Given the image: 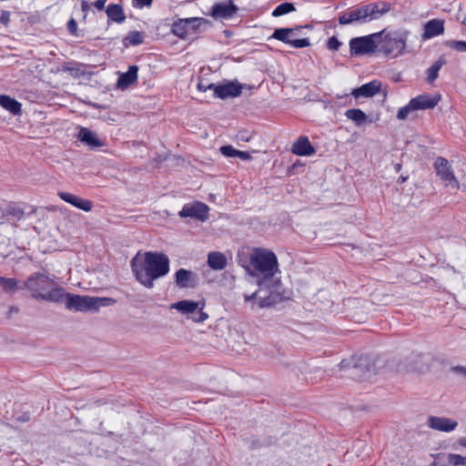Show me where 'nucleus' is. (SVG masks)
<instances>
[{"label": "nucleus", "mask_w": 466, "mask_h": 466, "mask_svg": "<svg viewBox=\"0 0 466 466\" xmlns=\"http://www.w3.org/2000/svg\"><path fill=\"white\" fill-rule=\"evenodd\" d=\"M237 261L250 276L260 278L258 289L251 295H245V302L252 309L273 305L277 288V281L273 279L279 273L275 253L264 248L243 247L238 251Z\"/></svg>", "instance_id": "f257e3e1"}, {"label": "nucleus", "mask_w": 466, "mask_h": 466, "mask_svg": "<svg viewBox=\"0 0 466 466\" xmlns=\"http://www.w3.org/2000/svg\"><path fill=\"white\" fill-rule=\"evenodd\" d=\"M130 266L137 280L144 287L152 289L156 279L168 273L169 258L158 252L137 253L131 259Z\"/></svg>", "instance_id": "f03ea898"}, {"label": "nucleus", "mask_w": 466, "mask_h": 466, "mask_svg": "<svg viewBox=\"0 0 466 466\" xmlns=\"http://www.w3.org/2000/svg\"><path fill=\"white\" fill-rule=\"evenodd\" d=\"M24 289H26L33 298L52 302L62 301L64 289L57 287L54 279L49 275L35 272L24 282Z\"/></svg>", "instance_id": "7ed1b4c3"}, {"label": "nucleus", "mask_w": 466, "mask_h": 466, "mask_svg": "<svg viewBox=\"0 0 466 466\" xmlns=\"http://www.w3.org/2000/svg\"><path fill=\"white\" fill-rule=\"evenodd\" d=\"M390 9V5L386 2L370 3L356 6L341 14L339 17V25L367 24L380 19L387 14Z\"/></svg>", "instance_id": "20e7f679"}, {"label": "nucleus", "mask_w": 466, "mask_h": 466, "mask_svg": "<svg viewBox=\"0 0 466 466\" xmlns=\"http://www.w3.org/2000/svg\"><path fill=\"white\" fill-rule=\"evenodd\" d=\"M69 310L80 312H96L101 308L108 307L116 303L111 298L91 297L66 293L62 301Z\"/></svg>", "instance_id": "39448f33"}, {"label": "nucleus", "mask_w": 466, "mask_h": 466, "mask_svg": "<svg viewBox=\"0 0 466 466\" xmlns=\"http://www.w3.org/2000/svg\"><path fill=\"white\" fill-rule=\"evenodd\" d=\"M378 34L380 35V40L378 43L379 53L390 58L399 57L405 54L409 36L408 31L386 32L382 30Z\"/></svg>", "instance_id": "423d86ee"}, {"label": "nucleus", "mask_w": 466, "mask_h": 466, "mask_svg": "<svg viewBox=\"0 0 466 466\" xmlns=\"http://www.w3.org/2000/svg\"><path fill=\"white\" fill-rule=\"evenodd\" d=\"M206 302L204 300L183 299L170 305L171 309H176L182 315L187 316L196 323H203L208 319V314L204 310Z\"/></svg>", "instance_id": "0eeeda50"}, {"label": "nucleus", "mask_w": 466, "mask_h": 466, "mask_svg": "<svg viewBox=\"0 0 466 466\" xmlns=\"http://www.w3.org/2000/svg\"><path fill=\"white\" fill-rule=\"evenodd\" d=\"M380 40V35L378 33L352 38L350 41V53L357 56L379 53Z\"/></svg>", "instance_id": "6e6552de"}, {"label": "nucleus", "mask_w": 466, "mask_h": 466, "mask_svg": "<svg viewBox=\"0 0 466 466\" xmlns=\"http://www.w3.org/2000/svg\"><path fill=\"white\" fill-rule=\"evenodd\" d=\"M298 35L299 28H277L271 37L294 48H303L309 46L310 43L308 38H298Z\"/></svg>", "instance_id": "1a4fd4ad"}, {"label": "nucleus", "mask_w": 466, "mask_h": 466, "mask_svg": "<svg viewBox=\"0 0 466 466\" xmlns=\"http://www.w3.org/2000/svg\"><path fill=\"white\" fill-rule=\"evenodd\" d=\"M437 176L444 183L445 186L452 188L459 187V182L456 179L451 166L444 157H437L434 163Z\"/></svg>", "instance_id": "9d476101"}, {"label": "nucleus", "mask_w": 466, "mask_h": 466, "mask_svg": "<svg viewBox=\"0 0 466 466\" xmlns=\"http://www.w3.org/2000/svg\"><path fill=\"white\" fill-rule=\"evenodd\" d=\"M242 88L243 86L238 82H226L221 85L211 84L208 86V89H213L216 96L221 99L240 96Z\"/></svg>", "instance_id": "9b49d317"}, {"label": "nucleus", "mask_w": 466, "mask_h": 466, "mask_svg": "<svg viewBox=\"0 0 466 466\" xmlns=\"http://www.w3.org/2000/svg\"><path fill=\"white\" fill-rule=\"evenodd\" d=\"M208 207L201 202H194L192 204L185 205L179 211L178 215L181 218H194L200 220H205L208 218Z\"/></svg>", "instance_id": "f8f14e48"}, {"label": "nucleus", "mask_w": 466, "mask_h": 466, "mask_svg": "<svg viewBox=\"0 0 466 466\" xmlns=\"http://www.w3.org/2000/svg\"><path fill=\"white\" fill-rule=\"evenodd\" d=\"M428 426L434 431L451 432L457 428L458 421L447 417L430 416Z\"/></svg>", "instance_id": "ddd939ff"}, {"label": "nucleus", "mask_w": 466, "mask_h": 466, "mask_svg": "<svg viewBox=\"0 0 466 466\" xmlns=\"http://www.w3.org/2000/svg\"><path fill=\"white\" fill-rule=\"evenodd\" d=\"M238 11V7L229 0L214 5L211 7V15L216 19L231 18Z\"/></svg>", "instance_id": "4468645a"}, {"label": "nucleus", "mask_w": 466, "mask_h": 466, "mask_svg": "<svg viewBox=\"0 0 466 466\" xmlns=\"http://www.w3.org/2000/svg\"><path fill=\"white\" fill-rule=\"evenodd\" d=\"M175 283L178 289H190L197 285V275L187 269L179 268L175 273Z\"/></svg>", "instance_id": "2eb2a0df"}, {"label": "nucleus", "mask_w": 466, "mask_h": 466, "mask_svg": "<svg viewBox=\"0 0 466 466\" xmlns=\"http://www.w3.org/2000/svg\"><path fill=\"white\" fill-rule=\"evenodd\" d=\"M441 100L440 94H421L411 98L415 108L418 110H427L435 107Z\"/></svg>", "instance_id": "dca6fc26"}, {"label": "nucleus", "mask_w": 466, "mask_h": 466, "mask_svg": "<svg viewBox=\"0 0 466 466\" xmlns=\"http://www.w3.org/2000/svg\"><path fill=\"white\" fill-rule=\"evenodd\" d=\"M436 461L432 466H466V456L458 453H439L436 455Z\"/></svg>", "instance_id": "f3484780"}, {"label": "nucleus", "mask_w": 466, "mask_h": 466, "mask_svg": "<svg viewBox=\"0 0 466 466\" xmlns=\"http://www.w3.org/2000/svg\"><path fill=\"white\" fill-rule=\"evenodd\" d=\"M381 84L380 81L374 80L370 81L367 84L362 85L361 86L355 88L352 90L351 95L355 98L359 97H372L376 94H378L380 90Z\"/></svg>", "instance_id": "a211bd4d"}, {"label": "nucleus", "mask_w": 466, "mask_h": 466, "mask_svg": "<svg viewBox=\"0 0 466 466\" xmlns=\"http://www.w3.org/2000/svg\"><path fill=\"white\" fill-rule=\"evenodd\" d=\"M444 32V22L441 19H431L423 27L422 39L428 40L442 35Z\"/></svg>", "instance_id": "6ab92c4d"}, {"label": "nucleus", "mask_w": 466, "mask_h": 466, "mask_svg": "<svg viewBox=\"0 0 466 466\" xmlns=\"http://www.w3.org/2000/svg\"><path fill=\"white\" fill-rule=\"evenodd\" d=\"M202 21H204L203 18L198 17L181 19L179 22L173 25L172 31L177 35L184 36L189 29H194L198 26Z\"/></svg>", "instance_id": "aec40b11"}, {"label": "nucleus", "mask_w": 466, "mask_h": 466, "mask_svg": "<svg viewBox=\"0 0 466 466\" xmlns=\"http://www.w3.org/2000/svg\"><path fill=\"white\" fill-rule=\"evenodd\" d=\"M58 196L66 203H69L81 210L87 212L92 209L93 205L91 201L80 198L74 194L68 192H59Z\"/></svg>", "instance_id": "412c9836"}, {"label": "nucleus", "mask_w": 466, "mask_h": 466, "mask_svg": "<svg viewBox=\"0 0 466 466\" xmlns=\"http://www.w3.org/2000/svg\"><path fill=\"white\" fill-rule=\"evenodd\" d=\"M291 150L297 156H312L316 152L307 137H299L293 143Z\"/></svg>", "instance_id": "4be33fe9"}, {"label": "nucleus", "mask_w": 466, "mask_h": 466, "mask_svg": "<svg viewBox=\"0 0 466 466\" xmlns=\"http://www.w3.org/2000/svg\"><path fill=\"white\" fill-rule=\"evenodd\" d=\"M138 67L137 66H129L127 72L120 74L116 86L120 89H126L137 80Z\"/></svg>", "instance_id": "5701e85b"}, {"label": "nucleus", "mask_w": 466, "mask_h": 466, "mask_svg": "<svg viewBox=\"0 0 466 466\" xmlns=\"http://www.w3.org/2000/svg\"><path fill=\"white\" fill-rule=\"evenodd\" d=\"M77 137L81 142L90 147H99L103 146V142L97 137V135L86 127L79 129Z\"/></svg>", "instance_id": "b1692460"}, {"label": "nucleus", "mask_w": 466, "mask_h": 466, "mask_svg": "<svg viewBox=\"0 0 466 466\" xmlns=\"http://www.w3.org/2000/svg\"><path fill=\"white\" fill-rule=\"evenodd\" d=\"M0 106L15 116L20 115L22 111L21 103L10 97L9 96H0Z\"/></svg>", "instance_id": "393cba45"}, {"label": "nucleus", "mask_w": 466, "mask_h": 466, "mask_svg": "<svg viewBox=\"0 0 466 466\" xmlns=\"http://www.w3.org/2000/svg\"><path fill=\"white\" fill-rule=\"evenodd\" d=\"M208 264L214 270H221L227 266V258L223 253L213 251L208 256Z\"/></svg>", "instance_id": "a878e982"}, {"label": "nucleus", "mask_w": 466, "mask_h": 466, "mask_svg": "<svg viewBox=\"0 0 466 466\" xmlns=\"http://www.w3.org/2000/svg\"><path fill=\"white\" fill-rule=\"evenodd\" d=\"M345 116L359 127L364 125L368 121L367 115L359 108L348 109L345 112Z\"/></svg>", "instance_id": "bb28decb"}, {"label": "nucleus", "mask_w": 466, "mask_h": 466, "mask_svg": "<svg viewBox=\"0 0 466 466\" xmlns=\"http://www.w3.org/2000/svg\"><path fill=\"white\" fill-rule=\"evenodd\" d=\"M106 12L108 18L114 22L122 23L126 19L123 8L119 5H108Z\"/></svg>", "instance_id": "cd10ccee"}, {"label": "nucleus", "mask_w": 466, "mask_h": 466, "mask_svg": "<svg viewBox=\"0 0 466 466\" xmlns=\"http://www.w3.org/2000/svg\"><path fill=\"white\" fill-rule=\"evenodd\" d=\"M0 287L7 293H14L18 289H24V283L20 285L16 279L0 277Z\"/></svg>", "instance_id": "c85d7f7f"}, {"label": "nucleus", "mask_w": 466, "mask_h": 466, "mask_svg": "<svg viewBox=\"0 0 466 466\" xmlns=\"http://www.w3.org/2000/svg\"><path fill=\"white\" fill-rule=\"evenodd\" d=\"M445 64V60L443 57H440L430 68L427 70V81L429 83H433L439 76V71Z\"/></svg>", "instance_id": "c756f323"}, {"label": "nucleus", "mask_w": 466, "mask_h": 466, "mask_svg": "<svg viewBox=\"0 0 466 466\" xmlns=\"http://www.w3.org/2000/svg\"><path fill=\"white\" fill-rule=\"evenodd\" d=\"M416 111L417 109L415 108V106L410 99L406 106L399 108L397 112V118L401 121L406 120Z\"/></svg>", "instance_id": "7c9ffc66"}, {"label": "nucleus", "mask_w": 466, "mask_h": 466, "mask_svg": "<svg viewBox=\"0 0 466 466\" xmlns=\"http://www.w3.org/2000/svg\"><path fill=\"white\" fill-rule=\"evenodd\" d=\"M295 10V5L292 3H282L273 10L272 15L278 17L294 12Z\"/></svg>", "instance_id": "2f4dec72"}, {"label": "nucleus", "mask_w": 466, "mask_h": 466, "mask_svg": "<svg viewBox=\"0 0 466 466\" xmlns=\"http://www.w3.org/2000/svg\"><path fill=\"white\" fill-rule=\"evenodd\" d=\"M143 35L138 31L130 32L124 39L125 46H137L143 43Z\"/></svg>", "instance_id": "473e14b6"}, {"label": "nucleus", "mask_w": 466, "mask_h": 466, "mask_svg": "<svg viewBox=\"0 0 466 466\" xmlns=\"http://www.w3.org/2000/svg\"><path fill=\"white\" fill-rule=\"evenodd\" d=\"M220 152L225 157H238V150L231 146H223L220 147Z\"/></svg>", "instance_id": "72a5a7b5"}, {"label": "nucleus", "mask_w": 466, "mask_h": 466, "mask_svg": "<svg viewBox=\"0 0 466 466\" xmlns=\"http://www.w3.org/2000/svg\"><path fill=\"white\" fill-rule=\"evenodd\" d=\"M6 213L8 215H12L17 219H20L24 216L23 209L16 206H9L6 209Z\"/></svg>", "instance_id": "f704fd0d"}, {"label": "nucleus", "mask_w": 466, "mask_h": 466, "mask_svg": "<svg viewBox=\"0 0 466 466\" xmlns=\"http://www.w3.org/2000/svg\"><path fill=\"white\" fill-rule=\"evenodd\" d=\"M447 46L459 52H466V42L464 41H449Z\"/></svg>", "instance_id": "c9c22d12"}, {"label": "nucleus", "mask_w": 466, "mask_h": 466, "mask_svg": "<svg viewBox=\"0 0 466 466\" xmlns=\"http://www.w3.org/2000/svg\"><path fill=\"white\" fill-rule=\"evenodd\" d=\"M327 46L329 50L337 51L341 46V43L338 40L337 37L331 36L329 38Z\"/></svg>", "instance_id": "e433bc0d"}, {"label": "nucleus", "mask_w": 466, "mask_h": 466, "mask_svg": "<svg viewBox=\"0 0 466 466\" xmlns=\"http://www.w3.org/2000/svg\"><path fill=\"white\" fill-rule=\"evenodd\" d=\"M67 30L70 34L77 35V24L74 18H71L67 23Z\"/></svg>", "instance_id": "4c0bfd02"}, {"label": "nucleus", "mask_w": 466, "mask_h": 466, "mask_svg": "<svg viewBox=\"0 0 466 466\" xmlns=\"http://www.w3.org/2000/svg\"><path fill=\"white\" fill-rule=\"evenodd\" d=\"M459 447L466 448V437H461L456 442L452 444L453 450H458Z\"/></svg>", "instance_id": "58836bf2"}, {"label": "nucleus", "mask_w": 466, "mask_h": 466, "mask_svg": "<svg viewBox=\"0 0 466 466\" xmlns=\"http://www.w3.org/2000/svg\"><path fill=\"white\" fill-rule=\"evenodd\" d=\"M10 21V13L7 12V11H3L1 13V16H0V22L6 25Z\"/></svg>", "instance_id": "ea45409f"}, {"label": "nucleus", "mask_w": 466, "mask_h": 466, "mask_svg": "<svg viewBox=\"0 0 466 466\" xmlns=\"http://www.w3.org/2000/svg\"><path fill=\"white\" fill-rule=\"evenodd\" d=\"M452 370L460 375H462L466 378V367L465 366H455L452 368Z\"/></svg>", "instance_id": "a19ab883"}, {"label": "nucleus", "mask_w": 466, "mask_h": 466, "mask_svg": "<svg viewBox=\"0 0 466 466\" xmlns=\"http://www.w3.org/2000/svg\"><path fill=\"white\" fill-rule=\"evenodd\" d=\"M238 157H239L243 160H248L251 158L249 153L245 152V151H240V150H238Z\"/></svg>", "instance_id": "79ce46f5"}, {"label": "nucleus", "mask_w": 466, "mask_h": 466, "mask_svg": "<svg viewBox=\"0 0 466 466\" xmlns=\"http://www.w3.org/2000/svg\"><path fill=\"white\" fill-rule=\"evenodd\" d=\"M136 1H137V4L138 6L144 7V6L151 5L153 0H136Z\"/></svg>", "instance_id": "37998d69"}, {"label": "nucleus", "mask_w": 466, "mask_h": 466, "mask_svg": "<svg viewBox=\"0 0 466 466\" xmlns=\"http://www.w3.org/2000/svg\"><path fill=\"white\" fill-rule=\"evenodd\" d=\"M106 2V0H96L94 5L98 10H103L105 7Z\"/></svg>", "instance_id": "c03bdc74"}, {"label": "nucleus", "mask_w": 466, "mask_h": 466, "mask_svg": "<svg viewBox=\"0 0 466 466\" xmlns=\"http://www.w3.org/2000/svg\"><path fill=\"white\" fill-rule=\"evenodd\" d=\"M82 9H83V11H86V10H87V9H88V4H87V2H86V1H83V2H82Z\"/></svg>", "instance_id": "a18cd8bd"}, {"label": "nucleus", "mask_w": 466, "mask_h": 466, "mask_svg": "<svg viewBox=\"0 0 466 466\" xmlns=\"http://www.w3.org/2000/svg\"><path fill=\"white\" fill-rule=\"evenodd\" d=\"M198 88H199L200 90H204V91H206L208 87H205L204 86H202L201 84H199V85H198Z\"/></svg>", "instance_id": "49530a36"}, {"label": "nucleus", "mask_w": 466, "mask_h": 466, "mask_svg": "<svg viewBox=\"0 0 466 466\" xmlns=\"http://www.w3.org/2000/svg\"><path fill=\"white\" fill-rule=\"evenodd\" d=\"M396 168H397V170H400V164H397V165H396Z\"/></svg>", "instance_id": "de8ad7c7"}, {"label": "nucleus", "mask_w": 466, "mask_h": 466, "mask_svg": "<svg viewBox=\"0 0 466 466\" xmlns=\"http://www.w3.org/2000/svg\"><path fill=\"white\" fill-rule=\"evenodd\" d=\"M465 22H466V18L464 17L462 20V24H465Z\"/></svg>", "instance_id": "09e8293b"}]
</instances>
